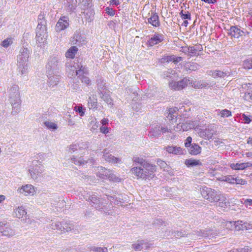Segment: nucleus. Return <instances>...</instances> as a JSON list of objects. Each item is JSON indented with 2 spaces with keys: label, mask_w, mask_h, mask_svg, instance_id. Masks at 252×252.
<instances>
[{
  "label": "nucleus",
  "mask_w": 252,
  "mask_h": 252,
  "mask_svg": "<svg viewBox=\"0 0 252 252\" xmlns=\"http://www.w3.org/2000/svg\"><path fill=\"white\" fill-rule=\"evenodd\" d=\"M88 200L90 201V204L92 206H94L97 210L102 209L104 206L103 205V200L94 194L91 195L88 198Z\"/></svg>",
  "instance_id": "10"
},
{
  "label": "nucleus",
  "mask_w": 252,
  "mask_h": 252,
  "mask_svg": "<svg viewBox=\"0 0 252 252\" xmlns=\"http://www.w3.org/2000/svg\"><path fill=\"white\" fill-rule=\"evenodd\" d=\"M106 150H104L103 158L105 160L111 163H122L121 159L115 157L109 153L106 152Z\"/></svg>",
  "instance_id": "19"
},
{
  "label": "nucleus",
  "mask_w": 252,
  "mask_h": 252,
  "mask_svg": "<svg viewBox=\"0 0 252 252\" xmlns=\"http://www.w3.org/2000/svg\"><path fill=\"white\" fill-rule=\"evenodd\" d=\"M31 50L28 48H21L19 51V54L17 56V70L21 75L27 73L28 62Z\"/></svg>",
  "instance_id": "1"
},
{
  "label": "nucleus",
  "mask_w": 252,
  "mask_h": 252,
  "mask_svg": "<svg viewBox=\"0 0 252 252\" xmlns=\"http://www.w3.org/2000/svg\"><path fill=\"white\" fill-rule=\"evenodd\" d=\"M192 84V86L193 87H194V88L200 89V88H202L203 87H204L203 85L199 82H195Z\"/></svg>",
  "instance_id": "64"
},
{
  "label": "nucleus",
  "mask_w": 252,
  "mask_h": 252,
  "mask_svg": "<svg viewBox=\"0 0 252 252\" xmlns=\"http://www.w3.org/2000/svg\"><path fill=\"white\" fill-rule=\"evenodd\" d=\"M46 68L48 69L49 72L53 73L60 69L59 59L58 58L54 57L50 58L48 62Z\"/></svg>",
  "instance_id": "12"
},
{
  "label": "nucleus",
  "mask_w": 252,
  "mask_h": 252,
  "mask_svg": "<svg viewBox=\"0 0 252 252\" xmlns=\"http://www.w3.org/2000/svg\"><path fill=\"white\" fill-rule=\"evenodd\" d=\"M217 206L221 208H226L229 206V202L227 198L221 194L218 198Z\"/></svg>",
  "instance_id": "26"
},
{
  "label": "nucleus",
  "mask_w": 252,
  "mask_h": 252,
  "mask_svg": "<svg viewBox=\"0 0 252 252\" xmlns=\"http://www.w3.org/2000/svg\"><path fill=\"white\" fill-rule=\"evenodd\" d=\"M101 97L108 104L112 105V99L110 97V95L105 93H103V92H101L100 93Z\"/></svg>",
  "instance_id": "42"
},
{
  "label": "nucleus",
  "mask_w": 252,
  "mask_h": 252,
  "mask_svg": "<svg viewBox=\"0 0 252 252\" xmlns=\"http://www.w3.org/2000/svg\"><path fill=\"white\" fill-rule=\"evenodd\" d=\"M76 68V75H78L83 83L89 85L90 83V80L88 77L84 75V74L88 73L87 67L81 64H78Z\"/></svg>",
  "instance_id": "8"
},
{
  "label": "nucleus",
  "mask_w": 252,
  "mask_h": 252,
  "mask_svg": "<svg viewBox=\"0 0 252 252\" xmlns=\"http://www.w3.org/2000/svg\"><path fill=\"white\" fill-rule=\"evenodd\" d=\"M90 125L92 126L91 130L93 132L94 130H96L99 126V122H97V120L95 118L92 117L90 119Z\"/></svg>",
  "instance_id": "38"
},
{
  "label": "nucleus",
  "mask_w": 252,
  "mask_h": 252,
  "mask_svg": "<svg viewBox=\"0 0 252 252\" xmlns=\"http://www.w3.org/2000/svg\"><path fill=\"white\" fill-rule=\"evenodd\" d=\"M189 147V153L192 155H197L201 152V147L196 144H193Z\"/></svg>",
  "instance_id": "32"
},
{
  "label": "nucleus",
  "mask_w": 252,
  "mask_h": 252,
  "mask_svg": "<svg viewBox=\"0 0 252 252\" xmlns=\"http://www.w3.org/2000/svg\"><path fill=\"white\" fill-rule=\"evenodd\" d=\"M84 10L83 13L85 15V18L89 22H91L93 20L94 14L93 9L89 8Z\"/></svg>",
  "instance_id": "34"
},
{
  "label": "nucleus",
  "mask_w": 252,
  "mask_h": 252,
  "mask_svg": "<svg viewBox=\"0 0 252 252\" xmlns=\"http://www.w3.org/2000/svg\"><path fill=\"white\" fill-rule=\"evenodd\" d=\"M88 107L89 109H94L97 107V100L89 97L88 99Z\"/></svg>",
  "instance_id": "46"
},
{
  "label": "nucleus",
  "mask_w": 252,
  "mask_h": 252,
  "mask_svg": "<svg viewBox=\"0 0 252 252\" xmlns=\"http://www.w3.org/2000/svg\"><path fill=\"white\" fill-rule=\"evenodd\" d=\"M105 11L110 16H114L115 14V11L109 7L105 8Z\"/></svg>",
  "instance_id": "62"
},
{
  "label": "nucleus",
  "mask_w": 252,
  "mask_h": 252,
  "mask_svg": "<svg viewBox=\"0 0 252 252\" xmlns=\"http://www.w3.org/2000/svg\"><path fill=\"white\" fill-rule=\"evenodd\" d=\"M39 29H46V21L44 14L40 13L38 17V25L37 26V30Z\"/></svg>",
  "instance_id": "30"
},
{
  "label": "nucleus",
  "mask_w": 252,
  "mask_h": 252,
  "mask_svg": "<svg viewBox=\"0 0 252 252\" xmlns=\"http://www.w3.org/2000/svg\"><path fill=\"white\" fill-rule=\"evenodd\" d=\"M71 43L79 45L82 43L81 36L79 33H75L71 39Z\"/></svg>",
  "instance_id": "40"
},
{
  "label": "nucleus",
  "mask_w": 252,
  "mask_h": 252,
  "mask_svg": "<svg viewBox=\"0 0 252 252\" xmlns=\"http://www.w3.org/2000/svg\"><path fill=\"white\" fill-rule=\"evenodd\" d=\"M237 230H250L252 229V224L243 222L242 220H238Z\"/></svg>",
  "instance_id": "28"
},
{
  "label": "nucleus",
  "mask_w": 252,
  "mask_h": 252,
  "mask_svg": "<svg viewBox=\"0 0 252 252\" xmlns=\"http://www.w3.org/2000/svg\"><path fill=\"white\" fill-rule=\"evenodd\" d=\"M157 163L161 168H165L166 167V166L167 165L165 161L160 159H158L157 160Z\"/></svg>",
  "instance_id": "60"
},
{
  "label": "nucleus",
  "mask_w": 252,
  "mask_h": 252,
  "mask_svg": "<svg viewBox=\"0 0 252 252\" xmlns=\"http://www.w3.org/2000/svg\"><path fill=\"white\" fill-rule=\"evenodd\" d=\"M74 110L78 113L80 116H83L85 114V112L82 106H75L74 107Z\"/></svg>",
  "instance_id": "58"
},
{
  "label": "nucleus",
  "mask_w": 252,
  "mask_h": 252,
  "mask_svg": "<svg viewBox=\"0 0 252 252\" xmlns=\"http://www.w3.org/2000/svg\"><path fill=\"white\" fill-rule=\"evenodd\" d=\"M164 40V35L158 32H155L151 38L148 40V45L149 46H153L161 42Z\"/></svg>",
  "instance_id": "14"
},
{
  "label": "nucleus",
  "mask_w": 252,
  "mask_h": 252,
  "mask_svg": "<svg viewBox=\"0 0 252 252\" xmlns=\"http://www.w3.org/2000/svg\"><path fill=\"white\" fill-rule=\"evenodd\" d=\"M209 74L215 78L217 77L223 76L224 73L223 71L220 70L210 71Z\"/></svg>",
  "instance_id": "48"
},
{
  "label": "nucleus",
  "mask_w": 252,
  "mask_h": 252,
  "mask_svg": "<svg viewBox=\"0 0 252 252\" xmlns=\"http://www.w3.org/2000/svg\"><path fill=\"white\" fill-rule=\"evenodd\" d=\"M15 231L6 224L0 222V237L1 236L10 237L14 235Z\"/></svg>",
  "instance_id": "11"
},
{
  "label": "nucleus",
  "mask_w": 252,
  "mask_h": 252,
  "mask_svg": "<svg viewBox=\"0 0 252 252\" xmlns=\"http://www.w3.org/2000/svg\"><path fill=\"white\" fill-rule=\"evenodd\" d=\"M194 129L198 135L206 140L211 139L214 134L216 132L215 126L214 125H208L204 128H200L196 126Z\"/></svg>",
  "instance_id": "4"
},
{
  "label": "nucleus",
  "mask_w": 252,
  "mask_h": 252,
  "mask_svg": "<svg viewBox=\"0 0 252 252\" xmlns=\"http://www.w3.org/2000/svg\"><path fill=\"white\" fill-rule=\"evenodd\" d=\"M71 160L72 162H73L74 164L76 165H83L85 163H87V161L85 160L83 158H77L75 157L74 156H73L72 158H71Z\"/></svg>",
  "instance_id": "41"
},
{
  "label": "nucleus",
  "mask_w": 252,
  "mask_h": 252,
  "mask_svg": "<svg viewBox=\"0 0 252 252\" xmlns=\"http://www.w3.org/2000/svg\"><path fill=\"white\" fill-rule=\"evenodd\" d=\"M202 49V47L200 49H197L196 48H195L193 46H190L188 48L186 51L188 52V53L195 54L196 53V52L198 50L201 51Z\"/></svg>",
  "instance_id": "57"
},
{
  "label": "nucleus",
  "mask_w": 252,
  "mask_h": 252,
  "mask_svg": "<svg viewBox=\"0 0 252 252\" xmlns=\"http://www.w3.org/2000/svg\"><path fill=\"white\" fill-rule=\"evenodd\" d=\"M174 55L165 56L161 59V62L162 63L173 62Z\"/></svg>",
  "instance_id": "52"
},
{
  "label": "nucleus",
  "mask_w": 252,
  "mask_h": 252,
  "mask_svg": "<svg viewBox=\"0 0 252 252\" xmlns=\"http://www.w3.org/2000/svg\"><path fill=\"white\" fill-rule=\"evenodd\" d=\"M78 50L76 46H72L69 48L65 54V56L67 58L73 59L75 57V54Z\"/></svg>",
  "instance_id": "36"
},
{
  "label": "nucleus",
  "mask_w": 252,
  "mask_h": 252,
  "mask_svg": "<svg viewBox=\"0 0 252 252\" xmlns=\"http://www.w3.org/2000/svg\"><path fill=\"white\" fill-rule=\"evenodd\" d=\"M221 181L226 182L230 184L235 183V178H233L231 176H224L222 177Z\"/></svg>",
  "instance_id": "54"
},
{
  "label": "nucleus",
  "mask_w": 252,
  "mask_h": 252,
  "mask_svg": "<svg viewBox=\"0 0 252 252\" xmlns=\"http://www.w3.org/2000/svg\"><path fill=\"white\" fill-rule=\"evenodd\" d=\"M185 164L188 167H193L195 166H201L202 165V162L198 159L193 158L187 159L185 161Z\"/></svg>",
  "instance_id": "29"
},
{
  "label": "nucleus",
  "mask_w": 252,
  "mask_h": 252,
  "mask_svg": "<svg viewBox=\"0 0 252 252\" xmlns=\"http://www.w3.org/2000/svg\"><path fill=\"white\" fill-rule=\"evenodd\" d=\"M182 124L183 126L182 131H188L189 129L194 127L193 125L190 123H182Z\"/></svg>",
  "instance_id": "51"
},
{
  "label": "nucleus",
  "mask_w": 252,
  "mask_h": 252,
  "mask_svg": "<svg viewBox=\"0 0 252 252\" xmlns=\"http://www.w3.org/2000/svg\"><path fill=\"white\" fill-rule=\"evenodd\" d=\"M81 148H84L83 146H80L79 145L73 144L71 145L69 147V152H74L77 151L78 149H80Z\"/></svg>",
  "instance_id": "56"
},
{
  "label": "nucleus",
  "mask_w": 252,
  "mask_h": 252,
  "mask_svg": "<svg viewBox=\"0 0 252 252\" xmlns=\"http://www.w3.org/2000/svg\"><path fill=\"white\" fill-rule=\"evenodd\" d=\"M180 15L183 19L190 20L191 19L190 13L188 11L182 10L180 13Z\"/></svg>",
  "instance_id": "50"
},
{
  "label": "nucleus",
  "mask_w": 252,
  "mask_h": 252,
  "mask_svg": "<svg viewBox=\"0 0 252 252\" xmlns=\"http://www.w3.org/2000/svg\"><path fill=\"white\" fill-rule=\"evenodd\" d=\"M201 193L204 198L208 200L211 202H216L218 198L221 195L220 193L214 189L207 188L206 189H203L201 190Z\"/></svg>",
  "instance_id": "6"
},
{
  "label": "nucleus",
  "mask_w": 252,
  "mask_h": 252,
  "mask_svg": "<svg viewBox=\"0 0 252 252\" xmlns=\"http://www.w3.org/2000/svg\"><path fill=\"white\" fill-rule=\"evenodd\" d=\"M146 23L151 24L155 27H158L160 26L159 17L155 11H151V15L147 19Z\"/></svg>",
  "instance_id": "18"
},
{
  "label": "nucleus",
  "mask_w": 252,
  "mask_h": 252,
  "mask_svg": "<svg viewBox=\"0 0 252 252\" xmlns=\"http://www.w3.org/2000/svg\"><path fill=\"white\" fill-rule=\"evenodd\" d=\"M177 107L170 108L166 112V118L170 121H176L178 111Z\"/></svg>",
  "instance_id": "21"
},
{
  "label": "nucleus",
  "mask_w": 252,
  "mask_h": 252,
  "mask_svg": "<svg viewBox=\"0 0 252 252\" xmlns=\"http://www.w3.org/2000/svg\"><path fill=\"white\" fill-rule=\"evenodd\" d=\"M167 223L165 221H163L160 219H158L155 220L153 222V224L157 226H160L161 225H166Z\"/></svg>",
  "instance_id": "53"
},
{
  "label": "nucleus",
  "mask_w": 252,
  "mask_h": 252,
  "mask_svg": "<svg viewBox=\"0 0 252 252\" xmlns=\"http://www.w3.org/2000/svg\"><path fill=\"white\" fill-rule=\"evenodd\" d=\"M230 166L234 170H244L248 167H252V163L251 162L231 163Z\"/></svg>",
  "instance_id": "25"
},
{
  "label": "nucleus",
  "mask_w": 252,
  "mask_h": 252,
  "mask_svg": "<svg viewBox=\"0 0 252 252\" xmlns=\"http://www.w3.org/2000/svg\"><path fill=\"white\" fill-rule=\"evenodd\" d=\"M97 89L101 93V92H102L101 90L103 89V88L105 87V83L103 82V81L100 79L97 80Z\"/></svg>",
  "instance_id": "55"
},
{
  "label": "nucleus",
  "mask_w": 252,
  "mask_h": 252,
  "mask_svg": "<svg viewBox=\"0 0 252 252\" xmlns=\"http://www.w3.org/2000/svg\"><path fill=\"white\" fill-rule=\"evenodd\" d=\"M47 33L46 29H36V42L41 44L46 41Z\"/></svg>",
  "instance_id": "16"
},
{
  "label": "nucleus",
  "mask_w": 252,
  "mask_h": 252,
  "mask_svg": "<svg viewBox=\"0 0 252 252\" xmlns=\"http://www.w3.org/2000/svg\"><path fill=\"white\" fill-rule=\"evenodd\" d=\"M215 114L222 118L228 117L231 116V112L227 109L220 110L219 109L215 111Z\"/></svg>",
  "instance_id": "33"
},
{
  "label": "nucleus",
  "mask_w": 252,
  "mask_h": 252,
  "mask_svg": "<svg viewBox=\"0 0 252 252\" xmlns=\"http://www.w3.org/2000/svg\"><path fill=\"white\" fill-rule=\"evenodd\" d=\"M80 3V6L82 9L86 10L87 9L91 8L92 1L91 0H79Z\"/></svg>",
  "instance_id": "37"
},
{
  "label": "nucleus",
  "mask_w": 252,
  "mask_h": 252,
  "mask_svg": "<svg viewBox=\"0 0 252 252\" xmlns=\"http://www.w3.org/2000/svg\"><path fill=\"white\" fill-rule=\"evenodd\" d=\"M185 235V234H184L183 232L177 231L175 232H172L171 233V236L175 237L176 238H178L180 237H183Z\"/></svg>",
  "instance_id": "59"
},
{
  "label": "nucleus",
  "mask_w": 252,
  "mask_h": 252,
  "mask_svg": "<svg viewBox=\"0 0 252 252\" xmlns=\"http://www.w3.org/2000/svg\"><path fill=\"white\" fill-rule=\"evenodd\" d=\"M198 67L199 65L195 63H191L187 64V68L191 71H195L198 69Z\"/></svg>",
  "instance_id": "49"
},
{
  "label": "nucleus",
  "mask_w": 252,
  "mask_h": 252,
  "mask_svg": "<svg viewBox=\"0 0 252 252\" xmlns=\"http://www.w3.org/2000/svg\"><path fill=\"white\" fill-rule=\"evenodd\" d=\"M244 65L245 68H252V59L251 60H248L245 62Z\"/></svg>",
  "instance_id": "63"
},
{
  "label": "nucleus",
  "mask_w": 252,
  "mask_h": 252,
  "mask_svg": "<svg viewBox=\"0 0 252 252\" xmlns=\"http://www.w3.org/2000/svg\"><path fill=\"white\" fill-rule=\"evenodd\" d=\"M44 125L50 129H52L53 130H55L57 129L58 126L57 125L51 121H46L44 122Z\"/></svg>",
  "instance_id": "44"
},
{
  "label": "nucleus",
  "mask_w": 252,
  "mask_h": 252,
  "mask_svg": "<svg viewBox=\"0 0 252 252\" xmlns=\"http://www.w3.org/2000/svg\"><path fill=\"white\" fill-rule=\"evenodd\" d=\"M189 83V80L187 78H184L182 80L178 82H170L169 86L175 90H180L185 88Z\"/></svg>",
  "instance_id": "9"
},
{
  "label": "nucleus",
  "mask_w": 252,
  "mask_h": 252,
  "mask_svg": "<svg viewBox=\"0 0 252 252\" xmlns=\"http://www.w3.org/2000/svg\"><path fill=\"white\" fill-rule=\"evenodd\" d=\"M132 248L136 251L147 250L150 247L149 243L144 240H139L132 245Z\"/></svg>",
  "instance_id": "15"
},
{
  "label": "nucleus",
  "mask_w": 252,
  "mask_h": 252,
  "mask_svg": "<svg viewBox=\"0 0 252 252\" xmlns=\"http://www.w3.org/2000/svg\"><path fill=\"white\" fill-rule=\"evenodd\" d=\"M73 228L74 225L73 224L63 222L62 224V230H61V231L63 232H68L71 231Z\"/></svg>",
  "instance_id": "43"
},
{
  "label": "nucleus",
  "mask_w": 252,
  "mask_h": 252,
  "mask_svg": "<svg viewBox=\"0 0 252 252\" xmlns=\"http://www.w3.org/2000/svg\"><path fill=\"white\" fill-rule=\"evenodd\" d=\"M238 221H226L225 222V226L226 228L229 230L235 229L237 230Z\"/></svg>",
  "instance_id": "39"
},
{
  "label": "nucleus",
  "mask_w": 252,
  "mask_h": 252,
  "mask_svg": "<svg viewBox=\"0 0 252 252\" xmlns=\"http://www.w3.org/2000/svg\"><path fill=\"white\" fill-rule=\"evenodd\" d=\"M164 149L169 154L173 155H182L184 154L182 149L177 146H167L165 147Z\"/></svg>",
  "instance_id": "20"
},
{
  "label": "nucleus",
  "mask_w": 252,
  "mask_h": 252,
  "mask_svg": "<svg viewBox=\"0 0 252 252\" xmlns=\"http://www.w3.org/2000/svg\"><path fill=\"white\" fill-rule=\"evenodd\" d=\"M161 133V129L159 126H157L151 128L149 131V136L151 137H158Z\"/></svg>",
  "instance_id": "31"
},
{
  "label": "nucleus",
  "mask_w": 252,
  "mask_h": 252,
  "mask_svg": "<svg viewBox=\"0 0 252 252\" xmlns=\"http://www.w3.org/2000/svg\"><path fill=\"white\" fill-rule=\"evenodd\" d=\"M29 171L32 178L34 180L37 179L43 171L40 162L33 160L29 167Z\"/></svg>",
  "instance_id": "7"
},
{
  "label": "nucleus",
  "mask_w": 252,
  "mask_h": 252,
  "mask_svg": "<svg viewBox=\"0 0 252 252\" xmlns=\"http://www.w3.org/2000/svg\"><path fill=\"white\" fill-rule=\"evenodd\" d=\"M132 160L134 162L139 164L140 165L139 166H142L144 168H151L152 166H155V165L150 164L143 158L139 157H133ZM151 169V168H150V169Z\"/></svg>",
  "instance_id": "23"
},
{
  "label": "nucleus",
  "mask_w": 252,
  "mask_h": 252,
  "mask_svg": "<svg viewBox=\"0 0 252 252\" xmlns=\"http://www.w3.org/2000/svg\"><path fill=\"white\" fill-rule=\"evenodd\" d=\"M96 175L101 179H108L115 182H119L121 180L120 178L114 175L111 170L103 167L98 168Z\"/></svg>",
  "instance_id": "5"
},
{
  "label": "nucleus",
  "mask_w": 252,
  "mask_h": 252,
  "mask_svg": "<svg viewBox=\"0 0 252 252\" xmlns=\"http://www.w3.org/2000/svg\"><path fill=\"white\" fill-rule=\"evenodd\" d=\"M27 212L23 206H19L14 209L13 215L19 219L22 218L26 215Z\"/></svg>",
  "instance_id": "27"
},
{
  "label": "nucleus",
  "mask_w": 252,
  "mask_h": 252,
  "mask_svg": "<svg viewBox=\"0 0 252 252\" xmlns=\"http://www.w3.org/2000/svg\"><path fill=\"white\" fill-rule=\"evenodd\" d=\"M196 234L198 237L202 236L211 239V238L215 237L217 235V233L213 232L211 229H208L206 231H198L196 232Z\"/></svg>",
  "instance_id": "22"
},
{
  "label": "nucleus",
  "mask_w": 252,
  "mask_h": 252,
  "mask_svg": "<svg viewBox=\"0 0 252 252\" xmlns=\"http://www.w3.org/2000/svg\"><path fill=\"white\" fill-rule=\"evenodd\" d=\"M69 25V18L66 16H62L56 24L55 30L59 32L68 28Z\"/></svg>",
  "instance_id": "13"
},
{
  "label": "nucleus",
  "mask_w": 252,
  "mask_h": 252,
  "mask_svg": "<svg viewBox=\"0 0 252 252\" xmlns=\"http://www.w3.org/2000/svg\"><path fill=\"white\" fill-rule=\"evenodd\" d=\"M90 251L94 252H107V248L106 247L101 248L95 246H90L89 247Z\"/></svg>",
  "instance_id": "45"
},
{
  "label": "nucleus",
  "mask_w": 252,
  "mask_h": 252,
  "mask_svg": "<svg viewBox=\"0 0 252 252\" xmlns=\"http://www.w3.org/2000/svg\"><path fill=\"white\" fill-rule=\"evenodd\" d=\"M11 43L12 42L10 39H6L2 42L1 45L5 48H7L11 44Z\"/></svg>",
  "instance_id": "61"
},
{
  "label": "nucleus",
  "mask_w": 252,
  "mask_h": 252,
  "mask_svg": "<svg viewBox=\"0 0 252 252\" xmlns=\"http://www.w3.org/2000/svg\"><path fill=\"white\" fill-rule=\"evenodd\" d=\"M60 81V76L59 75L50 76L48 78V84L50 86H55L57 85Z\"/></svg>",
  "instance_id": "35"
},
{
  "label": "nucleus",
  "mask_w": 252,
  "mask_h": 252,
  "mask_svg": "<svg viewBox=\"0 0 252 252\" xmlns=\"http://www.w3.org/2000/svg\"><path fill=\"white\" fill-rule=\"evenodd\" d=\"M62 224L63 223L59 221H53L51 224V228L61 231L62 230Z\"/></svg>",
  "instance_id": "47"
},
{
  "label": "nucleus",
  "mask_w": 252,
  "mask_h": 252,
  "mask_svg": "<svg viewBox=\"0 0 252 252\" xmlns=\"http://www.w3.org/2000/svg\"><path fill=\"white\" fill-rule=\"evenodd\" d=\"M19 86L13 85L9 89V101L12 106L13 110L11 113L15 115L19 112L21 104V99L19 91Z\"/></svg>",
  "instance_id": "2"
},
{
  "label": "nucleus",
  "mask_w": 252,
  "mask_h": 252,
  "mask_svg": "<svg viewBox=\"0 0 252 252\" xmlns=\"http://www.w3.org/2000/svg\"><path fill=\"white\" fill-rule=\"evenodd\" d=\"M19 193L24 195H33L35 192L34 187L32 185H26L18 189Z\"/></svg>",
  "instance_id": "17"
},
{
  "label": "nucleus",
  "mask_w": 252,
  "mask_h": 252,
  "mask_svg": "<svg viewBox=\"0 0 252 252\" xmlns=\"http://www.w3.org/2000/svg\"><path fill=\"white\" fill-rule=\"evenodd\" d=\"M151 168H144L142 166L133 167L131 169L132 174L136 176L138 179L147 180L152 179L156 171V166H152Z\"/></svg>",
  "instance_id": "3"
},
{
  "label": "nucleus",
  "mask_w": 252,
  "mask_h": 252,
  "mask_svg": "<svg viewBox=\"0 0 252 252\" xmlns=\"http://www.w3.org/2000/svg\"><path fill=\"white\" fill-rule=\"evenodd\" d=\"M228 33L232 37L239 38L244 34V32L236 26H232L228 30Z\"/></svg>",
  "instance_id": "24"
}]
</instances>
